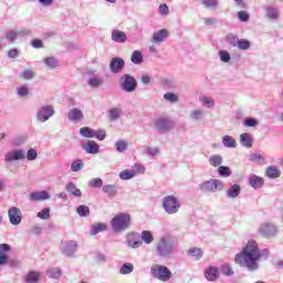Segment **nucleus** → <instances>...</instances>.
Wrapping results in <instances>:
<instances>
[{"label":"nucleus","instance_id":"nucleus-1","mask_svg":"<svg viewBox=\"0 0 283 283\" xmlns=\"http://www.w3.org/2000/svg\"><path fill=\"white\" fill-rule=\"evenodd\" d=\"M271 252L269 250L260 251V245L254 240L248 241L247 245L242 249L241 252L237 253L234 256V262L248 269V271H258L260 269V260L262 258H269Z\"/></svg>","mask_w":283,"mask_h":283},{"label":"nucleus","instance_id":"nucleus-2","mask_svg":"<svg viewBox=\"0 0 283 283\" xmlns=\"http://www.w3.org/2000/svg\"><path fill=\"white\" fill-rule=\"evenodd\" d=\"M111 227L115 233H123L132 227V216L129 213L120 212L111 221Z\"/></svg>","mask_w":283,"mask_h":283},{"label":"nucleus","instance_id":"nucleus-3","mask_svg":"<svg viewBox=\"0 0 283 283\" xmlns=\"http://www.w3.org/2000/svg\"><path fill=\"white\" fill-rule=\"evenodd\" d=\"M200 191H207L216 193L217 191H222L224 189V184L220 179H209L199 185Z\"/></svg>","mask_w":283,"mask_h":283},{"label":"nucleus","instance_id":"nucleus-4","mask_svg":"<svg viewBox=\"0 0 283 283\" xmlns=\"http://www.w3.org/2000/svg\"><path fill=\"white\" fill-rule=\"evenodd\" d=\"M151 275L161 282H168L171 280V270L165 265L156 264L150 270Z\"/></svg>","mask_w":283,"mask_h":283},{"label":"nucleus","instance_id":"nucleus-5","mask_svg":"<svg viewBox=\"0 0 283 283\" xmlns=\"http://www.w3.org/2000/svg\"><path fill=\"white\" fill-rule=\"evenodd\" d=\"M163 207L167 213H178L180 209V200L175 196H167L164 198Z\"/></svg>","mask_w":283,"mask_h":283},{"label":"nucleus","instance_id":"nucleus-6","mask_svg":"<svg viewBox=\"0 0 283 283\" xmlns=\"http://www.w3.org/2000/svg\"><path fill=\"white\" fill-rule=\"evenodd\" d=\"M156 250L158 255L169 258V255H171V251H174V244H171L169 240L161 238L156 244Z\"/></svg>","mask_w":283,"mask_h":283},{"label":"nucleus","instance_id":"nucleus-7","mask_svg":"<svg viewBox=\"0 0 283 283\" xmlns=\"http://www.w3.org/2000/svg\"><path fill=\"white\" fill-rule=\"evenodd\" d=\"M122 88L125 92H136V87H138V83L136 78L129 74H125L120 77Z\"/></svg>","mask_w":283,"mask_h":283},{"label":"nucleus","instance_id":"nucleus-8","mask_svg":"<svg viewBox=\"0 0 283 283\" xmlns=\"http://www.w3.org/2000/svg\"><path fill=\"white\" fill-rule=\"evenodd\" d=\"M259 233H261L262 238H274V235H277V228L273 223H263L259 228Z\"/></svg>","mask_w":283,"mask_h":283},{"label":"nucleus","instance_id":"nucleus-9","mask_svg":"<svg viewBox=\"0 0 283 283\" xmlns=\"http://www.w3.org/2000/svg\"><path fill=\"white\" fill-rule=\"evenodd\" d=\"M9 221L13 224H21V220L23 219V213H21V209L17 207H12L8 211Z\"/></svg>","mask_w":283,"mask_h":283},{"label":"nucleus","instance_id":"nucleus-10","mask_svg":"<svg viewBox=\"0 0 283 283\" xmlns=\"http://www.w3.org/2000/svg\"><path fill=\"white\" fill-rule=\"evenodd\" d=\"M51 116H54V107L51 105L43 106L38 112V120H40V123H45V120H48Z\"/></svg>","mask_w":283,"mask_h":283},{"label":"nucleus","instance_id":"nucleus-11","mask_svg":"<svg viewBox=\"0 0 283 283\" xmlns=\"http://www.w3.org/2000/svg\"><path fill=\"white\" fill-rule=\"evenodd\" d=\"M174 127V122L167 117H160L156 122V128L159 132H169Z\"/></svg>","mask_w":283,"mask_h":283},{"label":"nucleus","instance_id":"nucleus-12","mask_svg":"<svg viewBox=\"0 0 283 283\" xmlns=\"http://www.w3.org/2000/svg\"><path fill=\"white\" fill-rule=\"evenodd\" d=\"M111 71L113 74H118L125 67V60L120 57H113L109 63Z\"/></svg>","mask_w":283,"mask_h":283},{"label":"nucleus","instance_id":"nucleus-13","mask_svg":"<svg viewBox=\"0 0 283 283\" xmlns=\"http://www.w3.org/2000/svg\"><path fill=\"white\" fill-rule=\"evenodd\" d=\"M10 244L8 243H2L0 244V266H3L6 264H8L9 262V258H8V251H10Z\"/></svg>","mask_w":283,"mask_h":283},{"label":"nucleus","instance_id":"nucleus-14","mask_svg":"<svg viewBox=\"0 0 283 283\" xmlns=\"http://www.w3.org/2000/svg\"><path fill=\"white\" fill-rule=\"evenodd\" d=\"M220 276V273L218 272V268L216 266H209L205 270V277L209 282H216L218 277Z\"/></svg>","mask_w":283,"mask_h":283},{"label":"nucleus","instance_id":"nucleus-15","mask_svg":"<svg viewBox=\"0 0 283 283\" xmlns=\"http://www.w3.org/2000/svg\"><path fill=\"white\" fill-rule=\"evenodd\" d=\"M30 200H33V202H41L43 200H50V193H48V191H45V190L32 192L30 195Z\"/></svg>","mask_w":283,"mask_h":283},{"label":"nucleus","instance_id":"nucleus-16","mask_svg":"<svg viewBox=\"0 0 283 283\" xmlns=\"http://www.w3.org/2000/svg\"><path fill=\"white\" fill-rule=\"evenodd\" d=\"M23 158H25L23 150H14L6 155L7 163H12L14 160H23Z\"/></svg>","mask_w":283,"mask_h":283},{"label":"nucleus","instance_id":"nucleus-17","mask_svg":"<svg viewBox=\"0 0 283 283\" xmlns=\"http://www.w3.org/2000/svg\"><path fill=\"white\" fill-rule=\"evenodd\" d=\"M249 182L253 189H262V187H264V178L259 177L256 175H252L249 178Z\"/></svg>","mask_w":283,"mask_h":283},{"label":"nucleus","instance_id":"nucleus-18","mask_svg":"<svg viewBox=\"0 0 283 283\" xmlns=\"http://www.w3.org/2000/svg\"><path fill=\"white\" fill-rule=\"evenodd\" d=\"M111 39L115 43H125V41H127V34L120 30H114L112 32Z\"/></svg>","mask_w":283,"mask_h":283},{"label":"nucleus","instance_id":"nucleus-19","mask_svg":"<svg viewBox=\"0 0 283 283\" xmlns=\"http://www.w3.org/2000/svg\"><path fill=\"white\" fill-rule=\"evenodd\" d=\"M265 175L268 178L275 179L282 176V171L277 166H269L265 170Z\"/></svg>","mask_w":283,"mask_h":283},{"label":"nucleus","instance_id":"nucleus-20","mask_svg":"<svg viewBox=\"0 0 283 283\" xmlns=\"http://www.w3.org/2000/svg\"><path fill=\"white\" fill-rule=\"evenodd\" d=\"M83 149H85L86 154H98L101 150L98 144L94 140H88L86 145L83 146Z\"/></svg>","mask_w":283,"mask_h":283},{"label":"nucleus","instance_id":"nucleus-21","mask_svg":"<svg viewBox=\"0 0 283 283\" xmlns=\"http://www.w3.org/2000/svg\"><path fill=\"white\" fill-rule=\"evenodd\" d=\"M167 36H169V32H167L166 29H161L157 33H154L153 43H161V41H165Z\"/></svg>","mask_w":283,"mask_h":283},{"label":"nucleus","instance_id":"nucleus-22","mask_svg":"<svg viewBox=\"0 0 283 283\" xmlns=\"http://www.w3.org/2000/svg\"><path fill=\"white\" fill-rule=\"evenodd\" d=\"M40 280H41V273L36 271H30L24 277V281L27 283H38Z\"/></svg>","mask_w":283,"mask_h":283},{"label":"nucleus","instance_id":"nucleus-23","mask_svg":"<svg viewBox=\"0 0 283 283\" xmlns=\"http://www.w3.org/2000/svg\"><path fill=\"white\" fill-rule=\"evenodd\" d=\"M187 254L190 255V258H195V260L200 261L202 260L205 252H202V249L200 248H191L187 251Z\"/></svg>","mask_w":283,"mask_h":283},{"label":"nucleus","instance_id":"nucleus-24","mask_svg":"<svg viewBox=\"0 0 283 283\" xmlns=\"http://www.w3.org/2000/svg\"><path fill=\"white\" fill-rule=\"evenodd\" d=\"M128 247L132 249H138V247H143V241L138 240L136 234L128 235Z\"/></svg>","mask_w":283,"mask_h":283},{"label":"nucleus","instance_id":"nucleus-25","mask_svg":"<svg viewBox=\"0 0 283 283\" xmlns=\"http://www.w3.org/2000/svg\"><path fill=\"white\" fill-rule=\"evenodd\" d=\"M103 231H107L106 223H95L92 226L91 235H97V233H103Z\"/></svg>","mask_w":283,"mask_h":283},{"label":"nucleus","instance_id":"nucleus-26","mask_svg":"<svg viewBox=\"0 0 283 283\" xmlns=\"http://www.w3.org/2000/svg\"><path fill=\"white\" fill-rule=\"evenodd\" d=\"M67 116L70 120H81L83 118V112L78 108H72L69 111Z\"/></svg>","mask_w":283,"mask_h":283},{"label":"nucleus","instance_id":"nucleus-27","mask_svg":"<svg viewBox=\"0 0 283 283\" xmlns=\"http://www.w3.org/2000/svg\"><path fill=\"white\" fill-rule=\"evenodd\" d=\"M66 191H69V193H71L72 196H75V198H81V196L83 195L81 192V189L76 188V185H74V182H70L66 185Z\"/></svg>","mask_w":283,"mask_h":283},{"label":"nucleus","instance_id":"nucleus-28","mask_svg":"<svg viewBox=\"0 0 283 283\" xmlns=\"http://www.w3.org/2000/svg\"><path fill=\"white\" fill-rule=\"evenodd\" d=\"M240 191H241L240 185L234 184L232 187H230L227 190L228 198H238V196H240Z\"/></svg>","mask_w":283,"mask_h":283},{"label":"nucleus","instance_id":"nucleus-29","mask_svg":"<svg viewBox=\"0 0 283 283\" xmlns=\"http://www.w3.org/2000/svg\"><path fill=\"white\" fill-rule=\"evenodd\" d=\"M241 145L244 147H253V138L248 133H243L240 136Z\"/></svg>","mask_w":283,"mask_h":283},{"label":"nucleus","instance_id":"nucleus-30","mask_svg":"<svg viewBox=\"0 0 283 283\" xmlns=\"http://www.w3.org/2000/svg\"><path fill=\"white\" fill-rule=\"evenodd\" d=\"M75 251H76V242H74V241H69L63 247V252L66 255H71V253H74Z\"/></svg>","mask_w":283,"mask_h":283},{"label":"nucleus","instance_id":"nucleus-31","mask_svg":"<svg viewBox=\"0 0 283 283\" xmlns=\"http://www.w3.org/2000/svg\"><path fill=\"white\" fill-rule=\"evenodd\" d=\"M80 134L84 138H94L96 130L93 128H90V127H82V128H80Z\"/></svg>","mask_w":283,"mask_h":283},{"label":"nucleus","instance_id":"nucleus-32","mask_svg":"<svg viewBox=\"0 0 283 283\" xmlns=\"http://www.w3.org/2000/svg\"><path fill=\"white\" fill-rule=\"evenodd\" d=\"M136 176L135 170L125 169L122 172H119L120 180H132Z\"/></svg>","mask_w":283,"mask_h":283},{"label":"nucleus","instance_id":"nucleus-33","mask_svg":"<svg viewBox=\"0 0 283 283\" xmlns=\"http://www.w3.org/2000/svg\"><path fill=\"white\" fill-rule=\"evenodd\" d=\"M142 240L145 244H151L154 242V234L149 230H144L142 232Z\"/></svg>","mask_w":283,"mask_h":283},{"label":"nucleus","instance_id":"nucleus-34","mask_svg":"<svg viewBox=\"0 0 283 283\" xmlns=\"http://www.w3.org/2000/svg\"><path fill=\"white\" fill-rule=\"evenodd\" d=\"M223 145H224V147L234 148V147H238V142H235V139H233V137L226 135L223 137Z\"/></svg>","mask_w":283,"mask_h":283},{"label":"nucleus","instance_id":"nucleus-35","mask_svg":"<svg viewBox=\"0 0 283 283\" xmlns=\"http://www.w3.org/2000/svg\"><path fill=\"white\" fill-rule=\"evenodd\" d=\"M134 271V264L124 263L119 270L120 275H129Z\"/></svg>","mask_w":283,"mask_h":283},{"label":"nucleus","instance_id":"nucleus-36","mask_svg":"<svg viewBox=\"0 0 283 283\" xmlns=\"http://www.w3.org/2000/svg\"><path fill=\"white\" fill-rule=\"evenodd\" d=\"M76 212L78 216H81V218H87V216H90V207L81 205L77 207Z\"/></svg>","mask_w":283,"mask_h":283},{"label":"nucleus","instance_id":"nucleus-37","mask_svg":"<svg viewBox=\"0 0 283 283\" xmlns=\"http://www.w3.org/2000/svg\"><path fill=\"white\" fill-rule=\"evenodd\" d=\"M120 108H112L108 111V118L109 120H117V118H120Z\"/></svg>","mask_w":283,"mask_h":283},{"label":"nucleus","instance_id":"nucleus-38","mask_svg":"<svg viewBox=\"0 0 283 283\" xmlns=\"http://www.w3.org/2000/svg\"><path fill=\"white\" fill-rule=\"evenodd\" d=\"M132 62L135 63V65L143 63V53L140 51H134L132 54Z\"/></svg>","mask_w":283,"mask_h":283},{"label":"nucleus","instance_id":"nucleus-39","mask_svg":"<svg viewBox=\"0 0 283 283\" xmlns=\"http://www.w3.org/2000/svg\"><path fill=\"white\" fill-rule=\"evenodd\" d=\"M266 17H268V19L276 20V19H280V12H277V9H275V8H268Z\"/></svg>","mask_w":283,"mask_h":283},{"label":"nucleus","instance_id":"nucleus-40","mask_svg":"<svg viewBox=\"0 0 283 283\" xmlns=\"http://www.w3.org/2000/svg\"><path fill=\"white\" fill-rule=\"evenodd\" d=\"M88 85L91 87H101V85H103V78H101L98 76L91 77L88 80Z\"/></svg>","mask_w":283,"mask_h":283},{"label":"nucleus","instance_id":"nucleus-41","mask_svg":"<svg viewBox=\"0 0 283 283\" xmlns=\"http://www.w3.org/2000/svg\"><path fill=\"white\" fill-rule=\"evenodd\" d=\"M250 161L255 163L256 165H264V163H265L264 157H262V155H258V154H252L250 156Z\"/></svg>","mask_w":283,"mask_h":283},{"label":"nucleus","instance_id":"nucleus-42","mask_svg":"<svg viewBox=\"0 0 283 283\" xmlns=\"http://www.w3.org/2000/svg\"><path fill=\"white\" fill-rule=\"evenodd\" d=\"M209 163L212 167H220V165H222V157L214 155L210 157Z\"/></svg>","mask_w":283,"mask_h":283},{"label":"nucleus","instance_id":"nucleus-43","mask_svg":"<svg viewBox=\"0 0 283 283\" xmlns=\"http://www.w3.org/2000/svg\"><path fill=\"white\" fill-rule=\"evenodd\" d=\"M103 191L107 193V196H116L117 193L116 186L114 185L104 186Z\"/></svg>","mask_w":283,"mask_h":283},{"label":"nucleus","instance_id":"nucleus-44","mask_svg":"<svg viewBox=\"0 0 283 283\" xmlns=\"http://www.w3.org/2000/svg\"><path fill=\"white\" fill-rule=\"evenodd\" d=\"M45 65L49 67V70H54L59 65V62H56V59L54 57H46L44 60Z\"/></svg>","mask_w":283,"mask_h":283},{"label":"nucleus","instance_id":"nucleus-45","mask_svg":"<svg viewBox=\"0 0 283 283\" xmlns=\"http://www.w3.org/2000/svg\"><path fill=\"white\" fill-rule=\"evenodd\" d=\"M21 77L24 78V81H32V78H34V71L27 69L21 73Z\"/></svg>","mask_w":283,"mask_h":283},{"label":"nucleus","instance_id":"nucleus-46","mask_svg":"<svg viewBox=\"0 0 283 283\" xmlns=\"http://www.w3.org/2000/svg\"><path fill=\"white\" fill-rule=\"evenodd\" d=\"M218 171L221 176H223V178H229V176H231V169L227 166H220Z\"/></svg>","mask_w":283,"mask_h":283},{"label":"nucleus","instance_id":"nucleus-47","mask_svg":"<svg viewBox=\"0 0 283 283\" xmlns=\"http://www.w3.org/2000/svg\"><path fill=\"white\" fill-rule=\"evenodd\" d=\"M38 218L41 220H50V208H44L38 212Z\"/></svg>","mask_w":283,"mask_h":283},{"label":"nucleus","instance_id":"nucleus-48","mask_svg":"<svg viewBox=\"0 0 283 283\" xmlns=\"http://www.w3.org/2000/svg\"><path fill=\"white\" fill-rule=\"evenodd\" d=\"M83 169V161L81 159H77L72 163L71 170L72 171H81Z\"/></svg>","mask_w":283,"mask_h":283},{"label":"nucleus","instance_id":"nucleus-49","mask_svg":"<svg viewBox=\"0 0 283 283\" xmlns=\"http://www.w3.org/2000/svg\"><path fill=\"white\" fill-rule=\"evenodd\" d=\"M239 50H249L251 48V42L249 40H239L238 42Z\"/></svg>","mask_w":283,"mask_h":283},{"label":"nucleus","instance_id":"nucleus-50","mask_svg":"<svg viewBox=\"0 0 283 283\" xmlns=\"http://www.w3.org/2000/svg\"><path fill=\"white\" fill-rule=\"evenodd\" d=\"M88 186L92 187L93 189L103 187V180L101 178H94L88 182Z\"/></svg>","mask_w":283,"mask_h":283},{"label":"nucleus","instance_id":"nucleus-51","mask_svg":"<svg viewBox=\"0 0 283 283\" xmlns=\"http://www.w3.org/2000/svg\"><path fill=\"white\" fill-rule=\"evenodd\" d=\"M164 98L166 101H169L170 103H178V95L174 94V93H166L164 95Z\"/></svg>","mask_w":283,"mask_h":283},{"label":"nucleus","instance_id":"nucleus-52","mask_svg":"<svg viewBox=\"0 0 283 283\" xmlns=\"http://www.w3.org/2000/svg\"><path fill=\"white\" fill-rule=\"evenodd\" d=\"M219 56L223 63H229V61H231V55L227 51H220Z\"/></svg>","mask_w":283,"mask_h":283},{"label":"nucleus","instance_id":"nucleus-53","mask_svg":"<svg viewBox=\"0 0 283 283\" xmlns=\"http://www.w3.org/2000/svg\"><path fill=\"white\" fill-rule=\"evenodd\" d=\"M36 156H39V154L36 153V149H34V148H30L27 153L28 160H36Z\"/></svg>","mask_w":283,"mask_h":283},{"label":"nucleus","instance_id":"nucleus-54","mask_svg":"<svg viewBox=\"0 0 283 283\" xmlns=\"http://www.w3.org/2000/svg\"><path fill=\"white\" fill-rule=\"evenodd\" d=\"M159 14H161V17H167V14H169V7L167 3L159 6Z\"/></svg>","mask_w":283,"mask_h":283},{"label":"nucleus","instance_id":"nucleus-55","mask_svg":"<svg viewBox=\"0 0 283 283\" xmlns=\"http://www.w3.org/2000/svg\"><path fill=\"white\" fill-rule=\"evenodd\" d=\"M206 8H216L218 6V0H202Z\"/></svg>","mask_w":283,"mask_h":283},{"label":"nucleus","instance_id":"nucleus-56","mask_svg":"<svg viewBox=\"0 0 283 283\" xmlns=\"http://www.w3.org/2000/svg\"><path fill=\"white\" fill-rule=\"evenodd\" d=\"M223 275H233V269H231V265L224 264L221 268Z\"/></svg>","mask_w":283,"mask_h":283},{"label":"nucleus","instance_id":"nucleus-57","mask_svg":"<svg viewBox=\"0 0 283 283\" xmlns=\"http://www.w3.org/2000/svg\"><path fill=\"white\" fill-rule=\"evenodd\" d=\"M50 277H53V280H57V277H61V270L60 269H51L49 271Z\"/></svg>","mask_w":283,"mask_h":283},{"label":"nucleus","instance_id":"nucleus-58","mask_svg":"<svg viewBox=\"0 0 283 283\" xmlns=\"http://www.w3.org/2000/svg\"><path fill=\"white\" fill-rule=\"evenodd\" d=\"M115 147H116L117 151L123 153V151H125L127 149V143H125V142H117L115 144Z\"/></svg>","mask_w":283,"mask_h":283},{"label":"nucleus","instance_id":"nucleus-59","mask_svg":"<svg viewBox=\"0 0 283 283\" xmlns=\"http://www.w3.org/2000/svg\"><path fill=\"white\" fill-rule=\"evenodd\" d=\"M191 118L193 120H200V118H202V112L200 109L193 111L191 113Z\"/></svg>","mask_w":283,"mask_h":283},{"label":"nucleus","instance_id":"nucleus-60","mask_svg":"<svg viewBox=\"0 0 283 283\" xmlns=\"http://www.w3.org/2000/svg\"><path fill=\"white\" fill-rule=\"evenodd\" d=\"M94 138H97V140H105V130H95Z\"/></svg>","mask_w":283,"mask_h":283},{"label":"nucleus","instance_id":"nucleus-61","mask_svg":"<svg viewBox=\"0 0 283 283\" xmlns=\"http://www.w3.org/2000/svg\"><path fill=\"white\" fill-rule=\"evenodd\" d=\"M200 101L205 105H208V107H213V105H214L213 99H210L209 97H201Z\"/></svg>","mask_w":283,"mask_h":283},{"label":"nucleus","instance_id":"nucleus-62","mask_svg":"<svg viewBox=\"0 0 283 283\" xmlns=\"http://www.w3.org/2000/svg\"><path fill=\"white\" fill-rule=\"evenodd\" d=\"M238 17H239L240 21H243V22L249 21V13H247L244 11L238 12Z\"/></svg>","mask_w":283,"mask_h":283},{"label":"nucleus","instance_id":"nucleus-63","mask_svg":"<svg viewBox=\"0 0 283 283\" xmlns=\"http://www.w3.org/2000/svg\"><path fill=\"white\" fill-rule=\"evenodd\" d=\"M18 94H19V96H28L29 91H28L27 86L19 87L18 88Z\"/></svg>","mask_w":283,"mask_h":283},{"label":"nucleus","instance_id":"nucleus-64","mask_svg":"<svg viewBox=\"0 0 283 283\" xmlns=\"http://www.w3.org/2000/svg\"><path fill=\"white\" fill-rule=\"evenodd\" d=\"M6 36H7L8 41H14L18 36V33H17V31H10L7 33Z\"/></svg>","mask_w":283,"mask_h":283}]
</instances>
